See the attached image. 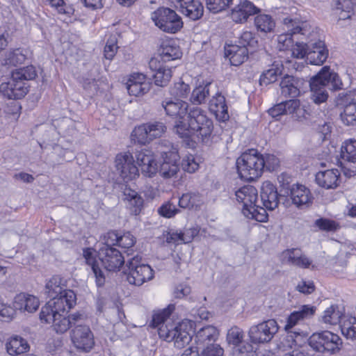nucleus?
<instances>
[{"mask_svg": "<svg viewBox=\"0 0 356 356\" xmlns=\"http://www.w3.org/2000/svg\"><path fill=\"white\" fill-rule=\"evenodd\" d=\"M218 336L217 329L212 325H208L201 328L195 335V341L198 346H209L211 342H214Z\"/></svg>", "mask_w": 356, "mask_h": 356, "instance_id": "e433bc0d", "label": "nucleus"}, {"mask_svg": "<svg viewBox=\"0 0 356 356\" xmlns=\"http://www.w3.org/2000/svg\"><path fill=\"white\" fill-rule=\"evenodd\" d=\"M71 340L79 350L88 353L95 345L94 335L87 325H78L71 331Z\"/></svg>", "mask_w": 356, "mask_h": 356, "instance_id": "2eb2a0df", "label": "nucleus"}, {"mask_svg": "<svg viewBox=\"0 0 356 356\" xmlns=\"http://www.w3.org/2000/svg\"><path fill=\"white\" fill-rule=\"evenodd\" d=\"M175 306L170 305L167 308L154 313L150 325L158 327L160 338L168 342L173 341L178 348H183L191 341V335L186 330V323H173L169 316L174 311Z\"/></svg>", "mask_w": 356, "mask_h": 356, "instance_id": "f257e3e1", "label": "nucleus"}, {"mask_svg": "<svg viewBox=\"0 0 356 356\" xmlns=\"http://www.w3.org/2000/svg\"><path fill=\"white\" fill-rule=\"evenodd\" d=\"M203 203V197L199 193H185L179 199V206L184 209H197Z\"/></svg>", "mask_w": 356, "mask_h": 356, "instance_id": "58836bf2", "label": "nucleus"}, {"mask_svg": "<svg viewBox=\"0 0 356 356\" xmlns=\"http://www.w3.org/2000/svg\"><path fill=\"white\" fill-rule=\"evenodd\" d=\"M316 308L310 305H302L298 310L294 311L288 316L284 326L287 332L286 339L291 342L292 345H298L302 339L307 336V333L300 330H297L294 327L299 325L305 319L311 318L315 312Z\"/></svg>", "mask_w": 356, "mask_h": 356, "instance_id": "0eeeda50", "label": "nucleus"}, {"mask_svg": "<svg viewBox=\"0 0 356 356\" xmlns=\"http://www.w3.org/2000/svg\"><path fill=\"white\" fill-rule=\"evenodd\" d=\"M288 195L292 203L299 209L308 207L312 200V196L309 188L301 184H293L288 188Z\"/></svg>", "mask_w": 356, "mask_h": 356, "instance_id": "5701e85b", "label": "nucleus"}, {"mask_svg": "<svg viewBox=\"0 0 356 356\" xmlns=\"http://www.w3.org/2000/svg\"><path fill=\"white\" fill-rule=\"evenodd\" d=\"M209 109L220 121L225 122L229 118L225 98L220 93H216L209 101Z\"/></svg>", "mask_w": 356, "mask_h": 356, "instance_id": "473e14b6", "label": "nucleus"}, {"mask_svg": "<svg viewBox=\"0 0 356 356\" xmlns=\"http://www.w3.org/2000/svg\"><path fill=\"white\" fill-rule=\"evenodd\" d=\"M66 280L58 275L53 276L45 285V293L51 298L49 301L63 299L65 303L67 292H74L72 290L65 289Z\"/></svg>", "mask_w": 356, "mask_h": 356, "instance_id": "aec40b11", "label": "nucleus"}, {"mask_svg": "<svg viewBox=\"0 0 356 356\" xmlns=\"http://www.w3.org/2000/svg\"><path fill=\"white\" fill-rule=\"evenodd\" d=\"M309 344L318 352L334 353L340 349L342 342L337 334L323 331L314 333L309 339Z\"/></svg>", "mask_w": 356, "mask_h": 356, "instance_id": "9d476101", "label": "nucleus"}, {"mask_svg": "<svg viewBox=\"0 0 356 356\" xmlns=\"http://www.w3.org/2000/svg\"><path fill=\"white\" fill-rule=\"evenodd\" d=\"M149 67L152 71V77L155 85L161 87L166 86L172 78V70L163 65L159 58H152L149 62Z\"/></svg>", "mask_w": 356, "mask_h": 356, "instance_id": "4be33fe9", "label": "nucleus"}, {"mask_svg": "<svg viewBox=\"0 0 356 356\" xmlns=\"http://www.w3.org/2000/svg\"><path fill=\"white\" fill-rule=\"evenodd\" d=\"M265 207H261L260 205L254 204L253 206L248 208V210L245 209L243 215L250 219H254L258 222H266L268 220V213L266 212Z\"/></svg>", "mask_w": 356, "mask_h": 356, "instance_id": "a18cd8bd", "label": "nucleus"}, {"mask_svg": "<svg viewBox=\"0 0 356 356\" xmlns=\"http://www.w3.org/2000/svg\"><path fill=\"white\" fill-rule=\"evenodd\" d=\"M316 36L309 40L307 60L312 65H321L328 56V50L323 41L316 40Z\"/></svg>", "mask_w": 356, "mask_h": 356, "instance_id": "412c9836", "label": "nucleus"}, {"mask_svg": "<svg viewBox=\"0 0 356 356\" xmlns=\"http://www.w3.org/2000/svg\"><path fill=\"white\" fill-rule=\"evenodd\" d=\"M261 202L268 210L272 211L279 204L277 190L270 181H264L261 187Z\"/></svg>", "mask_w": 356, "mask_h": 356, "instance_id": "393cba45", "label": "nucleus"}, {"mask_svg": "<svg viewBox=\"0 0 356 356\" xmlns=\"http://www.w3.org/2000/svg\"><path fill=\"white\" fill-rule=\"evenodd\" d=\"M254 24L257 29L261 32H272L275 27V22L269 15H259L254 18Z\"/></svg>", "mask_w": 356, "mask_h": 356, "instance_id": "c03bdc74", "label": "nucleus"}, {"mask_svg": "<svg viewBox=\"0 0 356 356\" xmlns=\"http://www.w3.org/2000/svg\"><path fill=\"white\" fill-rule=\"evenodd\" d=\"M236 44L247 49L248 47L254 48L257 44V40L252 32L245 31L241 34Z\"/></svg>", "mask_w": 356, "mask_h": 356, "instance_id": "4d7b16f0", "label": "nucleus"}, {"mask_svg": "<svg viewBox=\"0 0 356 356\" xmlns=\"http://www.w3.org/2000/svg\"><path fill=\"white\" fill-rule=\"evenodd\" d=\"M257 8L252 2L244 0L237 5L232 10L231 17L235 22H245L248 18L259 12Z\"/></svg>", "mask_w": 356, "mask_h": 356, "instance_id": "cd10ccee", "label": "nucleus"}, {"mask_svg": "<svg viewBox=\"0 0 356 356\" xmlns=\"http://www.w3.org/2000/svg\"><path fill=\"white\" fill-rule=\"evenodd\" d=\"M340 117L345 125L356 126V101L346 104Z\"/></svg>", "mask_w": 356, "mask_h": 356, "instance_id": "49530a36", "label": "nucleus"}, {"mask_svg": "<svg viewBox=\"0 0 356 356\" xmlns=\"http://www.w3.org/2000/svg\"><path fill=\"white\" fill-rule=\"evenodd\" d=\"M136 158L145 176L152 177L157 172V164L152 151L146 149H141L137 152Z\"/></svg>", "mask_w": 356, "mask_h": 356, "instance_id": "b1692460", "label": "nucleus"}, {"mask_svg": "<svg viewBox=\"0 0 356 356\" xmlns=\"http://www.w3.org/2000/svg\"><path fill=\"white\" fill-rule=\"evenodd\" d=\"M40 306L39 299L26 293H20L15 296L13 301V307L21 312L33 313L38 310Z\"/></svg>", "mask_w": 356, "mask_h": 356, "instance_id": "a878e982", "label": "nucleus"}, {"mask_svg": "<svg viewBox=\"0 0 356 356\" xmlns=\"http://www.w3.org/2000/svg\"><path fill=\"white\" fill-rule=\"evenodd\" d=\"M236 200L243 204L242 212L257 202V190L252 186H245L235 192Z\"/></svg>", "mask_w": 356, "mask_h": 356, "instance_id": "c756f323", "label": "nucleus"}, {"mask_svg": "<svg viewBox=\"0 0 356 356\" xmlns=\"http://www.w3.org/2000/svg\"><path fill=\"white\" fill-rule=\"evenodd\" d=\"M262 154L257 149H250L244 152L236 159L238 173L242 179L253 181L264 172Z\"/></svg>", "mask_w": 356, "mask_h": 356, "instance_id": "39448f33", "label": "nucleus"}, {"mask_svg": "<svg viewBox=\"0 0 356 356\" xmlns=\"http://www.w3.org/2000/svg\"><path fill=\"white\" fill-rule=\"evenodd\" d=\"M262 159L264 162L261 165H264V170H266L269 172H273L277 170L280 166V160L274 154H262Z\"/></svg>", "mask_w": 356, "mask_h": 356, "instance_id": "052dcab7", "label": "nucleus"}, {"mask_svg": "<svg viewBox=\"0 0 356 356\" xmlns=\"http://www.w3.org/2000/svg\"><path fill=\"white\" fill-rule=\"evenodd\" d=\"M127 280L130 284L140 286L145 282L153 279L154 271L152 267L142 261V257L136 255L128 259L126 263Z\"/></svg>", "mask_w": 356, "mask_h": 356, "instance_id": "6e6552de", "label": "nucleus"}, {"mask_svg": "<svg viewBox=\"0 0 356 356\" xmlns=\"http://www.w3.org/2000/svg\"><path fill=\"white\" fill-rule=\"evenodd\" d=\"M243 331L241 328L238 327H233L228 330L227 334V341L229 344L238 346L243 341Z\"/></svg>", "mask_w": 356, "mask_h": 356, "instance_id": "13d9d810", "label": "nucleus"}, {"mask_svg": "<svg viewBox=\"0 0 356 356\" xmlns=\"http://www.w3.org/2000/svg\"><path fill=\"white\" fill-rule=\"evenodd\" d=\"M159 52L157 58L163 63V62L179 59L182 56L180 47L172 40L163 42Z\"/></svg>", "mask_w": 356, "mask_h": 356, "instance_id": "2f4dec72", "label": "nucleus"}, {"mask_svg": "<svg viewBox=\"0 0 356 356\" xmlns=\"http://www.w3.org/2000/svg\"><path fill=\"white\" fill-rule=\"evenodd\" d=\"M115 162L116 170L123 179L131 180L139 175L134 157L129 152L118 154Z\"/></svg>", "mask_w": 356, "mask_h": 356, "instance_id": "f3484780", "label": "nucleus"}, {"mask_svg": "<svg viewBox=\"0 0 356 356\" xmlns=\"http://www.w3.org/2000/svg\"><path fill=\"white\" fill-rule=\"evenodd\" d=\"M312 35H307V36H301L300 39L303 40L305 38L306 42H296L295 44H293L291 48V54L296 58H303L305 56L307 57V52H309L308 44L309 40L312 38L314 36H316V32H314L311 29ZM298 40L299 39L297 38Z\"/></svg>", "mask_w": 356, "mask_h": 356, "instance_id": "a19ab883", "label": "nucleus"}, {"mask_svg": "<svg viewBox=\"0 0 356 356\" xmlns=\"http://www.w3.org/2000/svg\"><path fill=\"white\" fill-rule=\"evenodd\" d=\"M170 95L179 99L186 98L190 92V87L188 84L179 81L175 83L174 86L170 88Z\"/></svg>", "mask_w": 356, "mask_h": 356, "instance_id": "bf43d9fd", "label": "nucleus"}, {"mask_svg": "<svg viewBox=\"0 0 356 356\" xmlns=\"http://www.w3.org/2000/svg\"><path fill=\"white\" fill-rule=\"evenodd\" d=\"M341 329L342 334L347 338H356V318L355 316H345Z\"/></svg>", "mask_w": 356, "mask_h": 356, "instance_id": "8fccbe9b", "label": "nucleus"}, {"mask_svg": "<svg viewBox=\"0 0 356 356\" xmlns=\"http://www.w3.org/2000/svg\"><path fill=\"white\" fill-rule=\"evenodd\" d=\"M15 99L24 97L28 92L26 83L22 80H15L13 77L10 81Z\"/></svg>", "mask_w": 356, "mask_h": 356, "instance_id": "680f3d73", "label": "nucleus"}, {"mask_svg": "<svg viewBox=\"0 0 356 356\" xmlns=\"http://www.w3.org/2000/svg\"><path fill=\"white\" fill-rule=\"evenodd\" d=\"M145 124L151 140L161 137L166 129L161 122H149Z\"/></svg>", "mask_w": 356, "mask_h": 356, "instance_id": "6e6d98bb", "label": "nucleus"}, {"mask_svg": "<svg viewBox=\"0 0 356 356\" xmlns=\"http://www.w3.org/2000/svg\"><path fill=\"white\" fill-rule=\"evenodd\" d=\"M268 113L273 118L282 115H292L293 118L299 120L305 117L306 111L301 107L300 102L297 99L280 102L268 110Z\"/></svg>", "mask_w": 356, "mask_h": 356, "instance_id": "dca6fc26", "label": "nucleus"}, {"mask_svg": "<svg viewBox=\"0 0 356 356\" xmlns=\"http://www.w3.org/2000/svg\"><path fill=\"white\" fill-rule=\"evenodd\" d=\"M233 0H207V8L213 13H217L225 9Z\"/></svg>", "mask_w": 356, "mask_h": 356, "instance_id": "0e129e2a", "label": "nucleus"}, {"mask_svg": "<svg viewBox=\"0 0 356 356\" xmlns=\"http://www.w3.org/2000/svg\"><path fill=\"white\" fill-rule=\"evenodd\" d=\"M162 107L167 115L175 120L174 130L176 132V126L179 122L185 124V117L188 115V103L178 99L175 101L165 100L162 102Z\"/></svg>", "mask_w": 356, "mask_h": 356, "instance_id": "a211bd4d", "label": "nucleus"}, {"mask_svg": "<svg viewBox=\"0 0 356 356\" xmlns=\"http://www.w3.org/2000/svg\"><path fill=\"white\" fill-rule=\"evenodd\" d=\"M29 348L27 341L21 337L14 336L6 343V349L10 355H16L26 352Z\"/></svg>", "mask_w": 356, "mask_h": 356, "instance_id": "4c0bfd02", "label": "nucleus"}, {"mask_svg": "<svg viewBox=\"0 0 356 356\" xmlns=\"http://www.w3.org/2000/svg\"><path fill=\"white\" fill-rule=\"evenodd\" d=\"M162 162L157 172L164 179H170L177 175L179 170V156L177 149L170 145L168 150L161 151Z\"/></svg>", "mask_w": 356, "mask_h": 356, "instance_id": "f8f14e48", "label": "nucleus"}, {"mask_svg": "<svg viewBox=\"0 0 356 356\" xmlns=\"http://www.w3.org/2000/svg\"><path fill=\"white\" fill-rule=\"evenodd\" d=\"M98 258L104 269L110 272L119 271L125 263L124 257L116 248L101 246L98 250Z\"/></svg>", "mask_w": 356, "mask_h": 356, "instance_id": "ddd939ff", "label": "nucleus"}, {"mask_svg": "<svg viewBox=\"0 0 356 356\" xmlns=\"http://www.w3.org/2000/svg\"><path fill=\"white\" fill-rule=\"evenodd\" d=\"M307 86L308 82L303 78L286 74L280 83L281 95L296 98L306 91Z\"/></svg>", "mask_w": 356, "mask_h": 356, "instance_id": "4468645a", "label": "nucleus"}, {"mask_svg": "<svg viewBox=\"0 0 356 356\" xmlns=\"http://www.w3.org/2000/svg\"><path fill=\"white\" fill-rule=\"evenodd\" d=\"M343 314L337 305H331L324 311L322 316L323 323L329 325H337L340 323Z\"/></svg>", "mask_w": 356, "mask_h": 356, "instance_id": "de8ad7c7", "label": "nucleus"}, {"mask_svg": "<svg viewBox=\"0 0 356 356\" xmlns=\"http://www.w3.org/2000/svg\"><path fill=\"white\" fill-rule=\"evenodd\" d=\"M15 314V307L5 304L0 300V320L2 321H11Z\"/></svg>", "mask_w": 356, "mask_h": 356, "instance_id": "774afa93", "label": "nucleus"}, {"mask_svg": "<svg viewBox=\"0 0 356 356\" xmlns=\"http://www.w3.org/2000/svg\"><path fill=\"white\" fill-rule=\"evenodd\" d=\"M12 74L15 80H22L23 81L34 79L37 75L33 65L17 69Z\"/></svg>", "mask_w": 356, "mask_h": 356, "instance_id": "3c124183", "label": "nucleus"}, {"mask_svg": "<svg viewBox=\"0 0 356 356\" xmlns=\"http://www.w3.org/2000/svg\"><path fill=\"white\" fill-rule=\"evenodd\" d=\"M180 13L191 20L200 19L204 14V6L200 0H170Z\"/></svg>", "mask_w": 356, "mask_h": 356, "instance_id": "6ab92c4d", "label": "nucleus"}, {"mask_svg": "<svg viewBox=\"0 0 356 356\" xmlns=\"http://www.w3.org/2000/svg\"><path fill=\"white\" fill-rule=\"evenodd\" d=\"M26 59V55L24 50L22 49H16L9 51L5 55L4 58L1 60L3 65H17L22 64Z\"/></svg>", "mask_w": 356, "mask_h": 356, "instance_id": "79ce46f5", "label": "nucleus"}, {"mask_svg": "<svg viewBox=\"0 0 356 356\" xmlns=\"http://www.w3.org/2000/svg\"><path fill=\"white\" fill-rule=\"evenodd\" d=\"M282 257L285 262L302 268H309L312 264V261L297 248L286 250L282 252Z\"/></svg>", "mask_w": 356, "mask_h": 356, "instance_id": "7c9ffc66", "label": "nucleus"}, {"mask_svg": "<svg viewBox=\"0 0 356 356\" xmlns=\"http://www.w3.org/2000/svg\"><path fill=\"white\" fill-rule=\"evenodd\" d=\"M340 172L337 169L319 171L316 175V184L325 189L336 188L339 184Z\"/></svg>", "mask_w": 356, "mask_h": 356, "instance_id": "c85d7f7f", "label": "nucleus"}, {"mask_svg": "<svg viewBox=\"0 0 356 356\" xmlns=\"http://www.w3.org/2000/svg\"><path fill=\"white\" fill-rule=\"evenodd\" d=\"M127 89L130 95L139 96L147 92L150 89V85L146 81V75L134 73L131 75L127 83Z\"/></svg>", "mask_w": 356, "mask_h": 356, "instance_id": "bb28decb", "label": "nucleus"}, {"mask_svg": "<svg viewBox=\"0 0 356 356\" xmlns=\"http://www.w3.org/2000/svg\"><path fill=\"white\" fill-rule=\"evenodd\" d=\"M182 169L187 172L193 173L199 168V163L192 154L186 155L181 161Z\"/></svg>", "mask_w": 356, "mask_h": 356, "instance_id": "338daca9", "label": "nucleus"}, {"mask_svg": "<svg viewBox=\"0 0 356 356\" xmlns=\"http://www.w3.org/2000/svg\"><path fill=\"white\" fill-rule=\"evenodd\" d=\"M151 19L156 26L163 32L176 33L184 26L181 17L172 9L160 7L151 15Z\"/></svg>", "mask_w": 356, "mask_h": 356, "instance_id": "1a4fd4ad", "label": "nucleus"}, {"mask_svg": "<svg viewBox=\"0 0 356 356\" xmlns=\"http://www.w3.org/2000/svg\"><path fill=\"white\" fill-rule=\"evenodd\" d=\"M124 200L128 202L127 207L131 214L138 215L143 207V199L138 193L130 188H125L124 191Z\"/></svg>", "mask_w": 356, "mask_h": 356, "instance_id": "c9c22d12", "label": "nucleus"}, {"mask_svg": "<svg viewBox=\"0 0 356 356\" xmlns=\"http://www.w3.org/2000/svg\"><path fill=\"white\" fill-rule=\"evenodd\" d=\"M248 49L240 47L237 44L229 45L225 48V56L229 58L232 65L238 66L248 58Z\"/></svg>", "mask_w": 356, "mask_h": 356, "instance_id": "f704fd0d", "label": "nucleus"}, {"mask_svg": "<svg viewBox=\"0 0 356 356\" xmlns=\"http://www.w3.org/2000/svg\"><path fill=\"white\" fill-rule=\"evenodd\" d=\"M118 49V39L116 34H111L107 39L104 47V56L106 59L112 60L117 53Z\"/></svg>", "mask_w": 356, "mask_h": 356, "instance_id": "5fc2aeb1", "label": "nucleus"}, {"mask_svg": "<svg viewBox=\"0 0 356 356\" xmlns=\"http://www.w3.org/2000/svg\"><path fill=\"white\" fill-rule=\"evenodd\" d=\"M341 158L350 163L356 162V140L350 139L343 143L341 147Z\"/></svg>", "mask_w": 356, "mask_h": 356, "instance_id": "37998d69", "label": "nucleus"}, {"mask_svg": "<svg viewBox=\"0 0 356 356\" xmlns=\"http://www.w3.org/2000/svg\"><path fill=\"white\" fill-rule=\"evenodd\" d=\"M44 3L54 8L58 13L70 15L74 9L70 5L69 0H43Z\"/></svg>", "mask_w": 356, "mask_h": 356, "instance_id": "603ef678", "label": "nucleus"}, {"mask_svg": "<svg viewBox=\"0 0 356 356\" xmlns=\"http://www.w3.org/2000/svg\"><path fill=\"white\" fill-rule=\"evenodd\" d=\"M131 137L134 141L140 144L144 145L151 141L146 124L136 127L131 134Z\"/></svg>", "mask_w": 356, "mask_h": 356, "instance_id": "864d4df0", "label": "nucleus"}, {"mask_svg": "<svg viewBox=\"0 0 356 356\" xmlns=\"http://www.w3.org/2000/svg\"><path fill=\"white\" fill-rule=\"evenodd\" d=\"M83 254L86 264L92 268L97 286H102L106 280L104 272L102 270L98 261L94 257L92 250L90 248L84 249Z\"/></svg>", "mask_w": 356, "mask_h": 356, "instance_id": "72a5a7b5", "label": "nucleus"}, {"mask_svg": "<svg viewBox=\"0 0 356 356\" xmlns=\"http://www.w3.org/2000/svg\"><path fill=\"white\" fill-rule=\"evenodd\" d=\"M211 84V83H209L204 86H200L195 88L192 92L191 102L193 104L204 103L209 95V87Z\"/></svg>", "mask_w": 356, "mask_h": 356, "instance_id": "09e8293b", "label": "nucleus"}, {"mask_svg": "<svg viewBox=\"0 0 356 356\" xmlns=\"http://www.w3.org/2000/svg\"><path fill=\"white\" fill-rule=\"evenodd\" d=\"M315 225L321 230L326 232H334L339 228V224L334 220L323 218L317 219Z\"/></svg>", "mask_w": 356, "mask_h": 356, "instance_id": "e2e57ef3", "label": "nucleus"}, {"mask_svg": "<svg viewBox=\"0 0 356 356\" xmlns=\"http://www.w3.org/2000/svg\"><path fill=\"white\" fill-rule=\"evenodd\" d=\"M338 0L337 9L341 10L342 12L346 13L347 15L342 16L343 19L350 18V13L356 10V1L353 0Z\"/></svg>", "mask_w": 356, "mask_h": 356, "instance_id": "69168bd1", "label": "nucleus"}, {"mask_svg": "<svg viewBox=\"0 0 356 356\" xmlns=\"http://www.w3.org/2000/svg\"><path fill=\"white\" fill-rule=\"evenodd\" d=\"M67 293L65 303H63V299L48 301L40 312V321L52 323L54 330L60 334L67 332L70 327V322L64 314L75 305L76 300L74 292Z\"/></svg>", "mask_w": 356, "mask_h": 356, "instance_id": "7ed1b4c3", "label": "nucleus"}, {"mask_svg": "<svg viewBox=\"0 0 356 356\" xmlns=\"http://www.w3.org/2000/svg\"><path fill=\"white\" fill-rule=\"evenodd\" d=\"M283 24L285 32L277 37L278 48L281 51L286 50L293 46L295 35H312L311 26L306 21H301L296 17H286L283 20Z\"/></svg>", "mask_w": 356, "mask_h": 356, "instance_id": "423d86ee", "label": "nucleus"}, {"mask_svg": "<svg viewBox=\"0 0 356 356\" xmlns=\"http://www.w3.org/2000/svg\"><path fill=\"white\" fill-rule=\"evenodd\" d=\"M283 66L279 63L275 62L269 68L263 72L260 76V85L267 86L271 83H274L279 75L282 72Z\"/></svg>", "mask_w": 356, "mask_h": 356, "instance_id": "ea45409f", "label": "nucleus"}, {"mask_svg": "<svg viewBox=\"0 0 356 356\" xmlns=\"http://www.w3.org/2000/svg\"><path fill=\"white\" fill-rule=\"evenodd\" d=\"M279 330V325L274 319L264 321L252 326L248 331L250 342L254 344L265 343L270 341Z\"/></svg>", "mask_w": 356, "mask_h": 356, "instance_id": "9b49d317", "label": "nucleus"}, {"mask_svg": "<svg viewBox=\"0 0 356 356\" xmlns=\"http://www.w3.org/2000/svg\"><path fill=\"white\" fill-rule=\"evenodd\" d=\"M308 85L311 90V99L316 104L323 103L327 99L328 93L325 87L334 90L343 88V83L338 74L331 70L329 66H324L310 79Z\"/></svg>", "mask_w": 356, "mask_h": 356, "instance_id": "20e7f679", "label": "nucleus"}, {"mask_svg": "<svg viewBox=\"0 0 356 356\" xmlns=\"http://www.w3.org/2000/svg\"><path fill=\"white\" fill-rule=\"evenodd\" d=\"M213 124L204 111L199 107L189 109L188 123L176 126V133L183 138L195 136L202 143L209 144L211 140Z\"/></svg>", "mask_w": 356, "mask_h": 356, "instance_id": "f03ea898", "label": "nucleus"}]
</instances>
